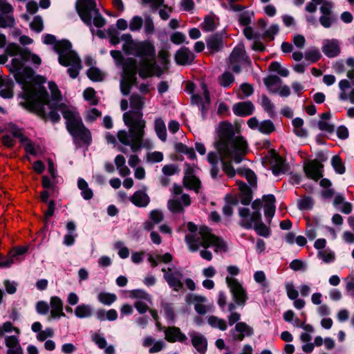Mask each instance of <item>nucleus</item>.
Returning a JSON list of instances; mask_svg holds the SVG:
<instances>
[{"label":"nucleus","mask_w":354,"mask_h":354,"mask_svg":"<svg viewBox=\"0 0 354 354\" xmlns=\"http://www.w3.org/2000/svg\"><path fill=\"white\" fill-rule=\"evenodd\" d=\"M191 204V199L189 195L183 194L180 198H173L168 201V209L174 213L183 212L184 208Z\"/></svg>","instance_id":"nucleus-17"},{"label":"nucleus","mask_w":354,"mask_h":354,"mask_svg":"<svg viewBox=\"0 0 354 354\" xmlns=\"http://www.w3.org/2000/svg\"><path fill=\"white\" fill-rule=\"evenodd\" d=\"M27 251V248L21 247L12 250L6 260H0V268H9L15 261H20V256L25 254Z\"/></svg>","instance_id":"nucleus-24"},{"label":"nucleus","mask_w":354,"mask_h":354,"mask_svg":"<svg viewBox=\"0 0 354 354\" xmlns=\"http://www.w3.org/2000/svg\"><path fill=\"white\" fill-rule=\"evenodd\" d=\"M36 311L39 315H46L50 310V304L45 301H39L35 306Z\"/></svg>","instance_id":"nucleus-62"},{"label":"nucleus","mask_w":354,"mask_h":354,"mask_svg":"<svg viewBox=\"0 0 354 354\" xmlns=\"http://www.w3.org/2000/svg\"><path fill=\"white\" fill-rule=\"evenodd\" d=\"M194 57V55L187 48H181L175 55L176 63L180 65L191 64Z\"/></svg>","instance_id":"nucleus-25"},{"label":"nucleus","mask_w":354,"mask_h":354,"mask_svg":"<svg viewBox=\"0 0 354 354\" xmlns=\"http://www.w3.org/2000/svg\"><path fill=\"white\" fill-rule=\"evenodd\" d=\"M30 28L32 30L39 32L43 30V20L39 16L34 17L32 21L30 23Z\"/></svg>","instance_id":"nucleus-64"},{"label":"nucleus","mask_w":354,"mask_h":354,"mask_svg":"<svg viewBox=\"0 0 354 354\" xmlns=\"http://www.w3.org/2000/svg\"><path fill=\"white\" fill-rule=\"evenodd\" d=\"M6 345L8 348V354H22L19 340L15 336H8L6 338Z\"/></svg>","instance_id":"nucleus-34"},{"label":"nucleus","mask_w":354,"mask_h":354,"mask_svg":"<svg viewBox=\"0 0 354 354\" xmlns=\"http://www.w3.org/2000/svg\"><path fill=\"white\" fill-rule=\"evenodd\" d=\"M125 158L122 155L116 156L114 160L120 175L124 177L129 176L131 173L130 169L125 165Z\"/></svg>","instance_id":"nucleus-40"},{"label":"nucleus","mask_w":354,"mask_h":354,"mask_svg":"<svg viewBox=\"0 0 354 354\" xmlns=\"http://www.w3.org/2000/svg\"><path fill=\"white\" fill-rule=\"evenodd\" d=\"M275 198L270 194L263 197V206L264 207L265 216L269 221L273 217L275 212Z\"/></svg>","instance_id":"nucleus-29"},{"label":"nucleus","mask_w":354,"mask_h":354,"mask_svg":"<svg viewBox=\"0 0 354 354\" xmlns=\"http://www.w3.org/2000/svg\"><path fill=\"white\" fill-rule=\"evenodd\" d=\"M270 69L277 73L282 77H287L289 75V71L287 68H283L279 62H273L270 64Z\"/></svg>","instance_id":"nucleus-54"},{"label":"nucleus","mask_w":354,"mask_h":354,"mask_svg":"<svg viewBox=\"0 0 354 354\" xmlns=\"http://www.w3.org/2000/svg\"><path fill=\"white\" fill-rule=\"evenodd\" d=\"M249 60L245 55L244 47L242 44H239L232 52L229 58V69L233 72L239 73L241 68L248 64Z\"/></svg>","instance_id":"nucleus-11"},{"label":"nucleus","mask_w":354,"mask_h":354,"mask_svg":"<svg viewBox=\"0 0 354 354\" xmlns=\"http://www.w3.org/2000/svg\"><path fill=\"white\" fill-rule=\"evenodd\" d=\"M144 20L142 17L135 15L131 17L129 22V29L131 32H138L143 26Z\"/></svg>","instance_id":"nucleus-49"},{"label":"nucleus","mask_w":354,"mask_h":354,"mask_svg":"<svg viewBox=\"0 0 354 354\" xmlns=\"http://www.w3.org/2000/svg\"><path fill=\"white\" fill-rule=\"evenodd\" d=\"M248 127L253 130H258L263 134H270L275 130L273 122L270 120L259 122L255 117L248 120Z\"/></svg>","instance_id":"nucleus-16"},{"label":"nucleus","mask_w":354,"mask_h":354,"mask_svg":"<svg viewBox=\"0 0 354 354\" xmlns=\"http://www.w3.org/2000/svg\"><path fill=\"white\" fill-rule=\"evenodd\" d=\"M346 290L348 294L354 297V276L352 274L348 275L346 279Z\"/></svg>","instance_id":"nucleus-63"},{"label":"nucleus","mask_w":354,"mask_h":354,"mask_svg":"<svg viewBox=\"0 0 354 354\" xmlns=\"http://www.w3.org/2000/svg\"><path fill=\"white\" fill-rule=\"evenodd\" d=\"M237 185L241 192V203L243 205L249 204L252 200L250 189L243 182H237Z\"/></svg>","instance_id":"nucleus-43"},{"label":"nucleus","mask_w":354,"mask_h":354,"mask_svg":"<svg viewBox=\"0 0 354 354\" xmlns=\"http://www.w3.org/2000/svg\"><path fill=\"white\" fill-rule=\"evenodd\" d=\"M45 44L53 45L58 54L59 62L64 66H68V73L73 79L76 78L82 68V62L77 53L71 49L72 45L68 40L57 41L54 35L47 34L43 36Z\"/></svg>","instance_id":"nucleus-7"},{"label":"nucleus","mask_w":354,"mask_h":354,"mask_svg":"<svg viewBox=\"0 0 354 354\" xmlns=\"http://www.w3.org/2000/svg\"><path fill=\"white\" fill-rule=\"evenodd\" d=\"M92 339L100 348L104 349L105 354H115L113 346H107L106 340L102 335L96 333L92 336Z\"/></svg>","instance_id":"nucleus-33"},{"label":"nucleus","mask_w":354,"mask_h":354,"mask_svg":"<svg viewBox=\"0 0 354 354\" xmlns=\"http://www.w3.org/2000/svg\"><path fill=\"white\" fill-rule=\"evenodd\" d=\"M154 128L158 137L162 141L167 140V130L164 121L161 118H156L154 122Z\"/></svg>","instance_id":"nucleus-41"},{"label":"nucleus","mask_w":354,"mask_h":354,"mask_svg":"<svg viewBox=\"0 0 354 354\" xmlns=\"http://www.w3.org/2000/svg\"><path fill=\"white\" fill-rule=\"evenodd\" d=\"M234 81V76L229 72L224 73L219 78L221 85L225 87L229 86Z\"/></svg>","instance_id":"nucleus-61"},{"label":"nucleus","mask_w":354,"mask_h":354,"mask_svg":"<svg viewBox=\"0 0 354 354\" xmlns=\"http://www.w3.org/2000/svg\"><path fill=\"white\" fill-rule=\"evenodd\" d=\"M142 115L140 112H125L123 114V120L129 127L130 134L125 130H120L117 133L119 142L124 145L130 146L133 152L138 151L142 145L145 128V121Z\"/></svg>","instance_id":"nucleus-6"},{"label":"nucleus","mask_w":354,"mask_h":354,"mask_svg":"<svg viewBox=\"0 0 354 354\" xmlns=\"http://www.w3.org/2000/svg\"><path fill=\"white\" fill-rule=\"evenodd\" d=\"M48 87L51 93L50 106H52V109L59 116L57 111L62 113L64 118L66 120L67 129L76 140L89 144L91 141V133L84 127L76 108L60 102L61 93L54 82H50Z\"/></svg>","instance_id":"nucleus-3"},{"label":"nucleus","mask_w":354,"mask_h":354,"mask_svg":"<svg viewBox=\"0 0 354 354\" xmlns=\"http://www.w3.org/2000/svg\"><path fill=\"white\" fill-rule=\"evenodd\" d=\"M6 53L13 57L7 67L23 89L20 104L53 122H58L60 117L50 106V100L48 99L44 88L37 82L32 70L24 66L27 61L39 65L41 62L40 57L15 44H10L6 47Z\"/></svg>","instance_id":"nucleus-1"},{"label":"nucleus","mask_w":354,"mask_h":354,"mask_svg":"<svg viewBox=\"0 0 354 354\" xmlns=\"http://www.w3.org/2000/svg\"><path fill=\"white\" fill-rule=\"evenodd\" d=\"M75 8L81 19L90 27L93 34H94L93 26L102 28L105 25L106 20L96 8L95 0H77Z\"/></svg>","instance_id":"nucleus-8"},{"label":"nucleus","mask_w":354,"mask_h":354,"mask_svg":"<svg viewBox=\"0 0 354 354\" xmlns=\"http://www.w3.org/2000/svg\"><path fill=\"white\" fill-rule=\"evenodd\" d=\"M335 207L344 214H350L352 211V205L350 203L346 202L342 195H337L333 201Z\"/></svg>","instance_id":"nucleus-35"},{"label":"nucleus","mask_w":354,"mask_h":354,"mask_svg":"<svg viewBox=\"0 0 354 354\" xmlns=\"http://www.w3.org/2000/svg\"><path fill=\"white\" fill-rule=\"evenodd\" d=\"M201 28L206 32L214 30L216 28V23L214 18L211 17H205L203 22L201 24Z\"/></svg>","instance_id":"nucleus-55"},{"label":"nucleus","mask_w":354,"mask_h":354,"mask_svg":"<svg viewBox=\"0 0 354 354\" xmlns=\"http://www.w3.org/2000/svg\"><path fill=\"white\" fill-rule=\"evenodd\" d=\"M225 281L235 303L239 306H245L248 299V295L246 290L243 287L242 284L236 279L231 277H226Z\"/></svg>","instance_id":"nucleus-12"},{"label":"nucleus","mask_w":354,"mask_h":354,"mask_svg":"<svg viewBox=\"0 0 354 354\" xmlns=\"http://www.w3.org/2000/svg\"><path fill=\"white\" fill-rule=\"evenodd\" d=\"M162 272L164 274V279L174 290L178 291L183 288V274L174 265L162 268Z\"/></svg>","instance_id":"nucleus-13"},{"label":"nucleus","mask_w":354,"mask_h":354,"mask_svg":"<svg viewBox=\"0 0 354 354\" xmlns=\"http://www.w3.org/2000/svg\"><path fill=\"white\" fill-rule=\"evenodd\" d=\"M198 169V168L194 165H186L183 180L184 185L186 187L196 192H198L201 185L199 179L195 175Z\"/></svg>","instance_id":"nucleus-15"},{"label":"nucleus","mask_w":354,"mask_h":354,"mask_svg":"<svg viewBox=\"0 0 354 354\" xmlns=\"http://www.w3.org/2000/svg\"><path fill=\"white\" fill-rule=\"evenodd\" d=\"M78 188L81 190L82 197L86 200H89L93 197V192L88 187V183L83 179L80 178L77 181Z\"/></svg>","instance_id":"nucleus-46"},{"label":"nucleus","mask_w":354,"mask_h":354,"mask_svg":"<svg viewBox=\"0 0 354 354\" xmlns=\"http://www.w3.org/2000/svg\"><path fill=\"white\" fill-rule=\"evenodd\" d=\"M165 333L166 339L171 342H182L187 339L185 335L182 333L177 327H169L165 330Z\"/></svg>","instance_id":"nucleus-30"},{"label":"nucleus","mask_w":354,"mask_h":354,"mask_svg":"<svg viewBox=\"0 0 354 354\" xmlns=\"http://www.w3.org/2000/svg\"><path fill=\"white\" fill-rule=\"evenodd\" d=\"M218 138L214 142L219 158L223 162V169L230 177L235 175V170L227 160L240 163L248 153V143L241 136H234L232 124L227 122H221L216 128Z\"/></svg>","instance_id":"nucleus-2"},{"label":"nucleus","mask_w":354,"mask_h":354,"mask_svg":"<svg viewBox=\"0 0 354 354\" xmlns=\"http://www.w3.org/2000/svg\"><path fill=\"white\" fill-rule=\"evenodd\" d=\"M331 115L329 113H324L321 115V120L318 122V127L320 130L327 133H333L335 127L328 120L330 118Z\"/></svg>","instance_id":"nucleus-38"},{"label":"nucleus","mask_w":354,"mask_h":354,"mask_svg":"<svg viewBox=\"0 0 354 354\" xmlns=\"http://www.w3.org/2000/svg\"><path fill=\"white\" fill-rule=\"evenodd\" d=\"M98 301L106 306H110L117 299V296L113 293L101 292L97 295Z\"/></svg>","instance_id":"nucleus-47"},{"label":"nucleus","mask_w":354,"mask_h":354,"mask_svg":"<svg viewBox=\"0 0 354 354\" xmlns=\"http://www.w3.org/2000/svg\"><path fill=\"white\" fill-rule=\"evenodd\" d=\"M264 83L270 92L277 93L282 81L276 75H270L264 80Z\"/></svg>","instance_id":"nucleus-37"},{"label":"nucleus","mask_w":354,"mask_h":354,"mask_svg":"<svg viewBox=\"0 0 354 354\" xmlns=\"http://www.w3.org/2000/svg\"><path fill=\"white\" fill-rule=\"evenodd\" d=\"M317 257L325 263H330L335 260V252L328 248L318 251Z\"/></svg>","instance_id":"nucleus-45"},{"label":"nucleus","mask_w":354,"mask_h":354,"mask_svg":"<svg viewBox=\"0 0 354 354\" xmlns=\"http://www.w3.org/2000/svg\"><path fill=\"white\" fill-rule=\"evenodd\" d=\"M331 162L333 168L338 174H342L345 172V167L339 156H333Z\"/></svg>","instance_id":"nucleus-59"},{"label":"nucleus","mask_w":354,"mask_h":354,"mask_svg":"<svg viewBox=\"0 0 354 354\" xmlns=\"http://www.w3.org/2000/svg\"><path fill=\"white\" fill-rule=\"evenodd\" d=\"M87 76L91 80L94 82L102 81L104 77L102 71L95 67H91L87 71Z\"/></svg>","instance_id":"nucleus-51"},{"label":"nucleus","mask_w":354,"mask_h":354,"mask_svg":"<svg viewBox=\"0 0 354 354\" xmlns=\"http://www.w3.org/2000/svg\"><path fill=\"white\" fill-rule=\"evenodd\" d=\"M145 104V99L138 94H133L130 97V106L134 111H130L133 113L140 112L142 114L141 110Z\"/></svg>","instance_id":"nucleus-36"},{"label":"nucleus","mask_w":354,"mask_h":354,"mask_svg":"<svg viewBox=\"0 0 354 354\" xmlns=\"http://www.w3.org/2000/svg\"><path fill=\"white\" fill-rule=\"evenodd\" d=\"M133 295L137 298L135 301L134 306L138 312L140 314L146 313L149 310V313L153 319L156 321V325L158 330H161L160 324L158 322V313L156 310L149 309V305L152 304L150 295L145 291L136 290Z\"/></svg>","instance_id":"nucleus-10"},{"label":"nucleus","mask_w":354,"mask_h":354,"mask_svg":"<svg viewBox=\"0 0 354 354\" xmlns=\"http://www.w3.org/2000/svg\"><path fill=\"white\" fill-rule=\"evenodd\" d=\"M187 302L194 304L195 310L201 315H204L207 311V306L205 305L207 298L205 296L190 294L187 297Z\"/></svg>","instance_id":"nucleus-22"},{"label":"nucleus","mask_w":354,"mask_h":354,"mask_svg":"<svg viewBox=\"0 0 354 354\" xmlns=\"http://www.w3.org/2000/svg\"><path fill=\"white\" fill-rule=\"evenodd\" d=\"M252 228L261 236L268 237L270 235V230L261 222V220L257 223Z\"/></svg>","instance_id":"nucleus-56"},{"label":"nucleus","mask_w":354,"mask_h":354,"mask_svg":"<svg viewBox=\"0 0 354 354\" xmlns=\"http://www.w3.org/2000/svg\"><path fill=\"white\" fill-rule=\"evenodd\" d=\"M254 92L253 87L251 84L243 83L240 85L237 91V95L241 99H243L250 96Z\"/></svg>","instance_id":"nucleus-50"},{"label":"nucleus","mask_w":354,"mask_h":354,"mask_svg":"<svg viewBox=\"0 0 354 354\" xmlns=\"http://www.w3.org/2000/svg\"><path fill=\"white\" fill-rule=\"evenodd\" d=\"M192 338V344L194 348L201 354H204L207 350V342L206 338L196 332L189 333Z\"/></svg>","instance_id":"nucleus-28"},{"label":"nucleus","mask_w":354,"mask_h":354,"mask_svg":"<svg viewBox=\"0 0 354 354\" xmlns=\"http://www.w3.org/2000/svg\"><path fill=\"white\" fill-rule=\"evenodd\" d=\"M253 328L245 322H238L230 330V334L234 340L242 341L245 336L253 334Z\"/></svg>","instance_id":"nucleus-19"},{"label":"nucleus","mask_w":354,"mask_h":354,"mask_svg":"<svg viewBox=\"0 0 354 354\" xmlns=\"http://www.w3.org/2000/svg\"><path fill=\"white\" fill-rule=\"evenodd\" d=\"M142 346L149 348L150 353H153L162 351L165 347V342L162 340H156L151 336H147L143 339Z\"/></svg>","instance_id":"nucleus-27"},{"label":"nucleus","mask_w":354,"mask_h":354,"mask_svg":"<svg viewBox=\"0 0 354 354\" xmlns=\"http://www.w3.org/2000/svg\"><path fill=\"white\" fill-rule=\"evenodd\" d=\"M85 100L88 101L91 104L95 105L98 102L95 95V91L93 88L88 87L86 88L83 93Z\"/></svg>","instance_id":"nucleus-52"},{"label":"nucleus","mask_w":354,"mask_h":354,"mask_svg":"<svg viewBox=\"0 0 354 354\" xmlns=\"http://www.w3.org/2000/svg\"><path fill=\"white\" fill-rule=\"evenodd\" d=\"M130 201L137 207H146L150 201L149 196L145 191H137L131 197Z\"/></svg>","instance_id":"nucleus-31"},{"label":"nucleus","mask_w":354,"mask_h":354,"mask_svg":"<svg viewBox=\"0 0 354 354\" xmlns=\"http://www.w3.org/2000/svg\"><path fill=\"white\" fill-rule=\"evenodd\" d=\"M340 93L339 98L341 100H348L354 104V85H351L347 80H342L339 82Z\"/></svg>","instance_id":"nucleus-21"},{"label":"nucleus","mask_w":354,"mask_h":354,"mask_svg":"<svg viewBox=\"0 0 354 354\" xmlns=\"http://www.w3.org/2000/svg\"><path fill=\"white\" fill-rule=\"evenodd\" d=\"M111 55L115 59L117 66H122L120 91L123 95H127L130 93L131 86L136 82L137 64L133 59H128L123 63L122 54L118 50H111Z\"/></svg>","instance_id":"nucleus-9"},{"label":"nucleus","mask_w":354,"mask_h":354,"mask_svg":"<svg viewBox=\"0 0 354 354\" xmlns=\"http://www.w3.org/2000/svg\"><path fill=\"white\" fill-rule=\"evenodd\" d=\"M121 39L124 41L123 50L127 54L133 55L140 58V62L137 65L139 75L144 78L156 75L158 66L153 43L149 40L136 41L129 33L122 35Z\"/></svg>","instance_id":"nucleus-4"},{"label":"nucleus","mask_w":354,"mask_h":354,"mask_svg":"<svg viewBox=\"0 0 354 354\" xmlns=\"http://www.w3.org/2000/svg\"><path fill=\"white\" fill-rule=\"evenodd\" d=\"M208 324L212 328L219 329L222 331L226 330L227 328V322L217 316L210 315L207 318Z\"/></svg>","instance_id":"nucleus-39"},{"label":"nucleus","mask_w":354,"mask_h":354,"mask_svg":"<svg viewBox=\"0 0 354 354\" xmlns=\"http://www.w3.org/2000/svg\"><path fill=\"white\" fill-rule=\"evenodd\" d=\"M285 288L288 297L290 299H296L298 297L299 292L292 282L286 283L285 285Z\"/></svg>","instance_id":"nucleus-58"},{"label":"nucleus","mask_w":354,"mask_h":354,"mask_svg":"<svg viewBox=\"0 0 354 354\" xmlns=\"http://www.w3.org/2000/svg\"><path fill=\"white\" fill-rule=\"evenodd\" d=\"M239 216L241 220L239 224L245 229H251L261 219V212L253 211L250 212L248 208H241L239 209Z\"/></svg>","instance_id":"nucleus-14"},{"label":"nucleus","mask_w":354,"mask_h":354,"mask_svg":"<svg viewBox=\"0 0 354 354\" xmlns=\"http://www.w3.org/2000/svg\"><path fill=\"white\" fill-rule=\"evenodd\" d=\"M114 247L118 250V255L122 259H127L129 256V249L124 245L121 241H118L115 243Z\"/></svg>","instance_id":"nucleus-60"},{"label":"nucleus","mask_w":354,"mask_h":354,"mask_svg":"<svg viewBox=\"0 0 354 354\" xmlns=\"http://www.w3.org/2000/svg\"><path fill=\"white\" fill-rule=\"evenodd\" d=\"M13 83L7 77L0 76V95L4 98H10L12 93Z\"/></svg>","instance_id":"nucleus-32"},{"label":"nucleus","mask_w":354,"mask_h":354,"mask_svg":"<svg viewBox=\"0 0 354 354\" xmlns=\"http://www.w3.org/2000/svg\"><path fill=\"white\" fill-rule=\"evenodd\" d=\"M272 171L275 176H278L281 174H283L286 170V165L283 159L280 157H276L272 162Z\"/></svg>","instance_id":"nucleus-44"},{"label":"nucleus","mask_w":354,"mask_h":354,"mask_svg":"<svg viewBox=\"0 0 354 354\" xmlns=\"http://www.w3.org/2000/svg\"><path fill=\"white\" fill-rule=\"evenodd\" d=\"M232 110L236 115L246 116L253 113L254 106L250 102H242L235 104L233 106Z\"/></svg>","instance_id":"nucleus-26"},{"label":"nucleus","mask_w":354,"mask_h":354,"mask_svg":"<svg viewBox=\"0 0 354 354\" xmlns=\"http://www.w3.org/2000/svg\"><path fill=\"white\" fill-rule=\"evenodd\" d=\"M92 312L93 310L91 307L89 305L84 304L78 305L74 310L75 316L81 319L91 317Z\"/></svg>","instance_id":"nucleus-42"},{"label":"nucleus","mask_w":354,"mask_h":354,"mask_svg":"<svg viewBox=\"0 0 354 354\" xmlns=\"http://www.w3.org/2000/svg\"><path fill=\"white\" fill-rule=\"evenodd\" d=\"M322 50L328 57H335L340 53V44L336 39H326L322 41Z\"/></svg>","instance_id":"nucleus-20"},{"label":"nucleus","mask_w":354,"mask_h":354,"mask_svg":"<svg viewBox=\"0 0 354 354\" xmlns=\"http://www.w3.org/2000/svg\"><path fill=\"white\" fill-rule=\"evenodd\" d=\"M306 59L312 62L317 61L321 57V54L317 48H310L305 53Z\"/></svg>","instance_id":"nucleus-57"},{"label":"nucleus","mask_w":354,"mask_h":354,"mask_svg":"<svg viewBox=\"0 0 354 354\" xmlns=\"http://www.w3.org/2000/svg\"><path fill=\"white\" fill-rule=\"evenodd\" d=\"M189 233L185 236V241L191 251H197L200 248H204L200 252L201 257L207 261L212 259V254L207 248L212 247L216 253L225 252L227 245L221 238L213 234L210 230L205 226L197 228L192 222L187 225Z\"/></svg>","instance_id":"nucleus-5"},{"label":"nucleus","mask_w":354,"mask_h":354,"mask_svg":"<svg viewBox=\"0 0 354 354\" xmlns=\"http://www.w3.org/2000/svg\"><path fill=\"white\" fill-rule=\"evenodd\" d=\"M261 105L263 110L266 111L270 115H272L274 113V104L265 95H261Z\"/></svg>","instance_id":"nucleus-53"},{"label":"nucleus","mask_w":354,"mask_h":354,"mask_svg":"<svg viewBox=\"0 0 354 354\" xmlns=\"http://www.w3.org/2000/svg\"><path fill=\"white\" fill-rule=\"evenodd\" d=\"M207 48L211 53H216L223 47L222 39L217 37H212L207 41Z\"/></svg>","instance_id":"nucleus-48"},{"label":"nucleus","mask_w":354,"mask_h":354,"mask_svg":"<svg viewBox=\"0 0 354 354\" xmlns=\"http://www.w3.org/2000/svg\"><path fill=\"white\" fill-rule=\"evenodd\" d=\"M49 311V320L59 319L61 317H65L63 301L59 297L53 296L50 297Z\"/></svg>","instance_id":"nucleus-18"},{"label":"nucleus","mask_w":354,"mask_h":354,"mask_svg":"<svg viewBox=\"0 0 354 354\" xmlns=\"http://www.w3.org/2000/svg\"><path fill=\"white\" fill-rule=\"evenodd\" d=\"M322 165L315 160L305 165L304 171L308 178L317 180L322 176Z\"/></svg>","instance_id":"nucleus-23"}]
</instances>
